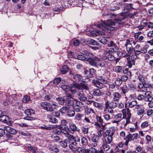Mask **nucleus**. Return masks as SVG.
I'll return each mask as SVG.
<instances>
[{
  "instance_id": "51",
  "label": "nucleus",
  "mask_w": 153,
  "mask_h": 153,
  "mask_svg": "<svg viewBox=\"0 0 153 153\" xmlns=\"http://www.w3.org/2000/svg\"><path fill=\"white\" fill-rule=\"evenodd\" d=\"M105 66L106 65L104 62V60H103L101 61L100 59V61H98L97 67H98L99 66H100L101 67H105Z\"/></svg>"
},
{
  "instance_id": "29",
  "label": "nucleus",
  "mask_w": 153,
  "mask_h": 153,
  "mask_svg": "<svg viewBox=\"0 0 153 153\" xmlns=\"http://www.w3.org/2000/svg\"><path fill=\"white\" fill-rule=\"evenodd\" d=\"M24 113L26 116L31 115L34 114L35 111L32 109H27L25 110Z\"/></svg>"
},
{
  "instance_id": "34",
  "label": "nucleus",
  "mask_w": 153,
  "mask_h": 153,
  "mask_svg": "<svg viewBox=\"0 0 153 153\" xmlns=\"http://www.w3.org/2000/svg\"><path fill=\"white\" fill-rule=\"evenodd\" d=\"M99 41L103 44L107 43V40L105 37L102 36L98 39Z\"/></svg>"
},
{
  "instance_id": "16",
  "label": "nucleus",
  "mask_w": 153,
  "mask_h": 153,
  "mask_svg": "<svg viewBox=\"0 0 153 153\" xmlns=\"http://www.w3.org/2000/svg\"><path fill=\"white\" fill-rule=\"evenodd\" d=\"M124 5V10L126 12H127L130 9H135V8L133 7V4H132L125 3Z\"/></svg>"
},
{
  "instance_id": "28",
  "label": "nucleus",
  "mask_w": 153,
  "mask_h": 153,
  "mask_svg": "<svg viewBox=\"0 0 153 153\" xmlns=\"http://www.w3.org/2000/svg\"><path fill=\"white\" fill-rule=\"evenodd\" d=\"M96 70L93 68H91L89 69V73L87 75V77L89 78L93 77V75L95 74Z\"/></svg>"
},
{
  "instance_id": "6",
  "label": "nucleus",
  "mask_w": 153,
  "mask_h": 153,
  "mask_svg": "<svg viewBox=\"0 0 153 153\" xmlns=\"http://www.w3.org/2000/svg\"><path fill=\"white\" fill-rule=\"evenodd\" d=\"M87 61L89 62V64L93 66L97 67L98 61H100V58L96 56H94L91 57H88Z\"/></svg>"
},
{
  "instance_id": "49",
  "label": "nucleus",
  "mask_w": 153,
  "mask_h": 153,
  "mask_svg": "<svg viewBox=\"0 0 153 153\" xmlns=\"http://www.w3.org/2000/svg\"><path fill=\"white\" fill-rule=\"evenodd\" d=\"M128 134L126 136V137L124 138V139H127L128 140L130 141H132V134L129 132H128Z\"/></svg>"
},
{
  "instance_id": "37",
  "label": "nucleus",
  "mask_w": 153,
  "mask_h": 153,
  "mask_svg": "<svg viewBox=\"0 0 153 153\" xmlns=\"http://www.w3.org/2000/svg\"><path fill=\"white\" fill-rule=\"evenodd\" d=\"M96 118L97 121L100 123L101 127L103 128L104 127L105 125L104 124V123L102 117L101 116H97Z\"/></svg>"
},
{
  "instance_id": "35",
  "label": "nucleus",
  "mask_w": 153,
  "mask_h": 153,
  "mask_svg": "<svg viewBox=\"0 0 153 153\" xmlns=\"http://www.w3.org/2000/svg\"><path fill=\"white\" fill-rule=\"evenodd\" d=\"M81 143L83 146H87L88 143L87 139L85 137H82L81 139Z\"/></svg>"
},
{
  "instance_id": "45",
  "label": "nucleus",
  "mask_w": 153,
  "mask_h": 153,
  "mask_svg": "<svg viewBox=\"0 0 153 153\" xmlns=\"http://www.w3.org/2000/svg\"><path fill=\"white\" fill-rule=\"evenodd\" d=\"M145 140L146 141V144L147 145L149 144L152 143V138L149 135L146 136Z\"/></svg>"
},
{
  "instance_id": "54",
  "label": "nucleus",
  "mask_w": 153,
  "mask_h": 153,
  "mask_svg": "<svg viewBox=\"0 0 153 153\" xmlns=\"http://www.w3.org/2000/svg\"><path fill=\"white\" fill-rule=\"evenodd\" d=\"M138 78L141 82H144L145 81L144 75L142 74H139L138 75Z\"/></svg>"
},
{
  "instance_id": "31",
  "label": "nucleus",
  "mask_w": 153,
  "mask_h": 153,
  "mask_svg": "<svg viewBox=\"0 0 153 153\" xmlns=\"http://www.w3.org/2000/svg\"><path fill=\"white\" fill-rule=\"evenodd\" d=\"M65 96H64L63 97H60L56 98V100L60 105H63L64 104L65 101Z\"/></svg>"
},
{
  "instance_id": "62",
  "label": "nucleus",
  "mask_w": 153,
  "mask_h": 153,
  "mask_svg": "<svg viewBox=\"0 0 153 153\" xmlns=\"http://www.w3.org/2000/svg\"><path fill=\"white\" fill-rule=\"evenodd\" d=\"M78 99L80 100L83 102L86 101L87 100V98L84 94H82L80 97H79Z\"/></svg>"
},
{
  "instance_id": "18",
  "label": "nucleus",
  "mask_w": 153,
  "mask_h": 153,
  "mask_svg": "<svg viewBox=\"0 0 153 153\" xmlns=\"http://www.w3.org/2000/svg\"><path fill=\"white\" fill-rule=\"evenodd\" d=\"M92 94L94 96H101L103 95V93L98 88L94 89L92 91Z\"/></svg>"
},
{
  "instance_id": "47",
  "label": "nucleus",
  "mask_w": 153,
  "mask_h": 153,
  "mask_svg": "<svg viewBox=\"0 0 153 153\" xmlns=\"http://www.w3.org/2000/svg\"><path fill=\"white\" fill-rule=\"evenodd\" d=\"M62 79L60 77L55 78L53 80V82L54 84L58 85L61 81Z\"/></svg>"
},
{
  "instance_id": "7",
  "label": "nucleus",
  "mask_w": 153,
  "mask_h": 153,
  "mask_svg": "<svg viewBox=\"0 0 153 153\" xmlns=\"http://www.w3.org/2000/svg\"><path fill=\"white\" fill-rule=\"evenodd\" d=\"M130 41L128 39L126 40V43L125 44L126 47V50L128 54H131L134 51L135 49L132 46L131 43H130Z\"/></svg>"
},
{
  "instance_id": "8",
  "label": "nucleus",
  "mask_w": 153,
  "mask_h": 153,
  "mask_svg": "<svg viewBox=\"0 0 153 153\" xmlns=\"http://www.w3.org/2000/svg\"><path fill=\"white\" fill-rule=\"evenodd\" d=\"M123 4V3L122 2L118 3L116 1H114L110 4V9L112 11L118 10L120 9V6H122Z\"/></svg>"
},
{
  "instance_id": "1",
  "label": "nucleus",
  "mask_w": 153,
  "mask_h": 153,
  "mask_svg": "<svg viewBox=\"0 0 153 153\" xmlns=\"http://www.w3.org/2000/svg\"><path fill=\"white\" fill-rule=\"evenodd\" d=\"M126 18V16L121 15L114 20L108 19L107 21H104L103 24H98L97 27L100 28H103L102 30H105L108 32L109 31H115L118 27H117V24L120 25V27L126 25L125 22L122 21L125 20Z\"/></svg>"
},
{
  "instance_id": "41",
  "label": "nucleus",
  "mask_w": 153,
  "mask_h": 153,
  "mask_svg": "<svg viewBox=\"0 0 153 153\" xmlns=\"http://www.w3.org/2000/svg\"><path fill=\"white\" fill-rule=\"evenodd\" d=\"M121 89L122 91V92L123 94L127 93L128 91V87L126 85H124L121 88Z\"/></svg>"
},
{
  "instance_id": "46",
  "label": "nucleus",
  "mask_w": 153,
  "mask_h": 153,
  "mask_svg": "<svg viewBox=\"0 0 153 153\" xmlns=\"http://www.w3.org/2000/svg\"><path fill=\"white\" fill-rule=\"evenodd\" d=\"M93 105L95 107L98 108L100 110L102 109L103 108V106L101 104L97 102H94Z\"/></svg>"
},
{
  "instance_id": "58",
  "label": "nucleus",
  "mask_w": 153,
  "mask_h": 153,
  "mask_svg": "<svg viewBox=\"0 0 153 153\" xmlns=\"http://www.w3.org/2000/svg\"><path fill=\"white\" fill-rule=\"evenodd\" d=\"M108 46L109 47H114V48L115 46H117L113 41H111L109 42L108 44Z\"/></svg>"
},
{
  "instance_id": "59",
  "label": "nucleus",
  "mask_w": 153,
  "mask_h": 153,
  "mask_svg": "<svg viewBox=\"0 0 153 153\" xmlns=\"http://www.w3.org/2000/svg\"><path fill=\"white\" fill-rule=\"evenodd\" d=\"M88 58V57H86L83 55H79L77 57V58L78 59L81 60L87 61V59Z\"/></svg>"
},
{
  "instance_id": "44",
  "label": "nucleus",
  "mask_w": 153,
  "mask_h": 153,
  "mask_svg": "<svg viewBox=\"0 0 153 153\" xmlns=\"http://www.w3.org/2000/svg\"><path fill=\"white\" fill-rule=\"evenodd\" d=\"M85 112L87 113V114H89L91 113H92L93 114H95V112L94 110L91 108H89L87 107L86 108L85 110Z\"/></svg>"
},
{
  "instance_id": "30",
  "label": "nucleus",
  "mask_w": 153,
  "mask_h": 153,
  "mask_svg": "<svg viewBox=\"0 0 153 153\" xmlns=\"http://www.w3.org/2000/svg\"><path fill=\"white\" fill-rule=\"evenodd\" d=\"M145 108L144 107L141 106L140 109L137 111V114L139 116L143 115L145 113Z\"/></svg>"
},
{
  "instance_id": "17",
  "label": "nucleus",
  "mask_w": 153,
  "mask_h": 153,
  "mask_svg": "<svg viewBox=\"0 0 153 153\" xmlns=\"http://www.w3.org/2000/svg\"><path fill=\"white\" fill-rule=\"evenodd\" d=\"M135 57H134L133 56H131L129 60L127 61V65L129 68H131L133 65H135Z\"/></svg>"
},
{
  "instance_id": "36",
  "label": "nucleus",
  "mask_w": 153,
  "mask_h": 153,
  "mask_svg": "<svg viewBox=\"0 0 153 153\" xmlns=\"http://www.w3.org/2000/svg\"><path fill=\"white\" fill-rule=\"evenodd\" d=\"M68 70V67L66 65L63 66L61 69V72L62 74H65L67 73Z\"/></svg>"
},
{
  "instance_id": "53",
  "label": "nucleus",
  "mask_w": 153,
  "mask_h": 153,
  "mask_svg": "<svg viewBox=\"0 0 153 153\" xmlns=\"http://www.w3.org/2000/svg\"><path fill=\"white\" fill-rule=\"evenodd\" d=\"M30 98L28 96H26L24 97L22 99V102H28L30 101Z\"/></svg>"
},
{
  "instance_id": "50",
  "label": "nucleus",
  "mask_w": 153,
  "mask_h": 153,
  "mask_svg": "<svg viewBox=\"0 0 153 153\" xmlns=\"http://www.w3.org/2000/svg\"><path fill=\"white\" fill-rule=\"evenodd\" d=\"M103 117L104 118L105 120L107 121H109L111 119L110 115L108 114H104Z\"/></svg>"
},
{
  "instance_id": "14",
  "label": "nucleus",
  "mask_w": 153,
  "mask_h": 153,
  "mask_svg": "<svg viewBox=\"0 0 153 153\" xmlns=\"http://www.w3.org/2000/svg\"><path fill=\"white\" fill-rule=\"evenodd\" d=\"M144 101L148 102L151 101L153 100V97L151 95V93L149 91L146 92L144 94Z\"/></svg>"
},
{
  "instance_id": "12",
  "label": "nucleus",
  "mask_w": 153,
  "mask_h": 153,
  "mask_svg": "<svg viewBox=\"0 0 153 153\" xmlns=\"http://www.w3.org/2000/svg\"><path fill=\"white\" fill-rule=\"evenodd\" d=\"M148 23L147 20L145 19H143L142 21L141 22L140 25L137 26V27L139 30H141L144 28V27L148 26Z\"/></svg>"
},
{
  "instance_id": "27",
  "label": "nucleus",
  "mask_w": 153,
  "mask_h": 153,
  "mask_svg": "<svg viewBox=\"0 0 153 153\" xmlns=\"http://www.w3.org/2000/svg\"><path fill=\"white\" fill-rule=\"evenodd\" d=\"M119 50V48L117 46H115L113 48H110L108 49V52L109 54H112L114 52H117Z\"/></svg>"
},
{
  "instance_id": "60",
  "label": "nucleus",
  "mask_w": 153,
  "mask_h": 153,
  "mask_svg": "<svg viewBox=\"0 0 153 153\" xmlns=\"http://www.w3.org/2000/svg\"><path fill=\"white\" fill-rule=\"evenodd\" d=\"M149 124L148 121H145L141 125V127L142 128H146L148 126Z\"/></svg>"
},
{
  "instance_id": "52",
  "label": "nucleus",
  "mask_w": 153,
  "mask_h": 153,
  "mask_svg": "<svg viewBox=\"0 0 153 153\" xmlns=\"http://www.w3.org/2000/svg\"><path fill=\"white\" fill-rule=\"evenodd\" d=\"M129 89L131 90H134L136 89V86L131 82L129 83L128 84Z\"/></svg>"
},
{
  "instance_id": "26",
  "label": "nucleus",
  "mask_w": 153,
  "mask_h": 153,
  "mask_svg": "<svg viewBox=\"0 0 153 153\" xmlns=\"http://www.w3.org/2000/svg\"><path fill=\"white\" fill-rule=\"evenodd\" d=\"M69 108H70V107L68 105L64 106L60 109L59 111L62 114L65 113L66 114L67 110Z\"/></svg>"
},
{
  "instance_id": "39",
  "label": "nucleus",
  "mask_w": 153,
  "mask_h": 153,
  "mask_svg": "<svg viewBox=\"0 0 153 153\" xmlns=\"http://www.w3.org/2000/svg\"><path fill=\"white\" fill-rule=\"evenodd\" d=\"M67 141L68 140L65 139L64 140L59 141V143L62 147L64 148H66L68 146Z\"/></svg>"
},
{
  "instance_id": "13",
  "label": "nucleus",
  "mask_w": 153,
  "mask_h": 153,
  "mask_svg": "<svg viewBox=\"0 0 153 153\" xmlns=\"http://www.w3.org/2000/svg\"><path fill=\"white\" fill-rule=\"evenodd\" d=\"M115 132V129L113 127L109 128L105 132V135L113 137Z\"/></svg>"
},
{
  "instance_id": "11",
  "label": "nucleus",
  "mask_w": 153,
  "mask_h": 153,
  "mask_svg": "<svg viewBox=\"0 0 153 153\" xmlns=\"http://www.w3.org/2000/svg\"><path fill=\"white\" fill-rule=\"evenodd\" d=\"M47 119L49 122L53 123H56L58 122V120L51 113L47 115Z\"/></svg>"
},
{
  "instance_id": "19",
  "label": "nucleus",
  "mask_w": 153,
  "mask_h": 153,
  "mask_svg": "<svg viewBox=\"0 0 153 153\" xmlns=\"http://www.w3.org/2000/svg\"><path fill=\"white\" fill-rule=\"evenodd\" d=\"M113 100L114 101L118 102L122 97L121 95L118 92H115L113 94Z\"/></svg>"
},
{
  "instance_id": "22",
  "label": "nucleus",
  "mask_w": 153,
  "mask_h": 153,
  "mask_svg": "<svg viewBox=\"0 0 153 153\" xmlns=\"http://www.w3.org/2000/svg\"><path fill=\"white\" fill-rule=\"evenodd\" d=\"M59 128L60 129L61 134L62 133L65 136L70 132V129L68 127H64L62 128L60 127Z\"/></svg>"
},
{
  "instance_id": "3",
  "label": "nucleus",
  "mask_w": 153,
  "mask_h": 153,
  "mask_svg": "<svg viewBox=\"0 0 153 153\" xmlns=\"http://www.w3.org/2000/svg\"><path fill=\"white\" fill-rule=\"evenodd\" d=\"M92 82L96 87L100 89H102L104 87V84L108 85L109 89H114L116 85L114 84L109 82L104 79H103L102 80V82H100V81L97 80L93 79L92 80ZM110 90H111L110 89Z\"/></svg>"
},
{
  "instance_id": "25",
  "label": "nucleus",
  "mask_w": 153,
  "mask_h": 153,
  "mask_svg": "<svg viewBox=\"0 0 153 153\" xmlns=\"http://www.w3.org/2000/svg\"><path fill=\"white\" fill-rule=\"evenodd\" d=\"M66 114L69 117H73L75 115V111L69 108L68 109Z\"/></svg>"
},
{
  "instance_id": "57",
  "label": "nucleus",
  "mask_w": 153,
  "mask_h": 153,
  "mask_svg": "<svg viewBox=\"0 0 153 153\" xmlns=\"http://www.w3.org/2000/svg\"><path fill=\"white\" fill-rule=\"evenodd\" d=\"M134 54L131 55L132 56H133L134 57H135L136 59L137 57V56L140 55V50H138L134 49Z\"/></svg>"
},
{
  "instance_id": "55",
  "label": "nucleus",
  "mask_w": 153,
  "mask_h": 153,
  "mask_svg": "<svg viewBox=\"0 0 153 153\" xmlns=\"http://www.w3.org/2000/svg\"><path fill=\"white\" fill-rule=\"evenodd\" d=\"M72 84L74 88L78 89H80V83L79 84L76 82L74 81Z\"/></svg>"
},
{
  "instance_id": "42",
  "label": "nucleus",
  "mask_w": 153,
  "mask_h": 153,
  "mask_svg": "<svg viewBox=\"0 0 153 153\" xmlns=\"http://www.w3.org/2000/svg\"><path fill=\"white\" fill-rule=\"evenodd\" d=\"M114 70L115 72L119 73L123 71L122 67L120 66H116L115 67Z\"/></svg>"
},
{
  "instance_id": "2",
  "label": "nucleus",
  "mask_w": 153,
  "mask_h": 153,
  "mask_svg": "<svg viewBox=\"0 0 153 153\" xmlns=\"http://www.w3.org/2000/svg\"><path fill=\"white\" fill-rule=\"evenodd\" d=\"M137 104V102L136 100H133L131 102H128L125 103V108L126 109H123L121 111L123 114V118L126 119V123L124 125L125 126H126L130 122V119L131 116V114L129 108L134 107Z\"/></svg>"
},
{
  "instance_id": "48",
  "label": "nucleus",
  "mask_w": 153,
  "mask_h": 153,
  "mask_svg": "<svg viewBox=\"0 0 153 153\" xmlns=\"http://www.w3.org/2000/svg\"><path fill=\"white\" fill-rule=\"evenodd\" d=\"M84 114H83L78 113L76 115L75 118L77 120L80 121L81 120Z\"/></svg>"
},
{
  "instance_id": "24",
  "label": "nucleus",
  "mask_w": 153,
  "mask_h": 153,
  "mask_svg": "<svg viewBox=\"0 0 153 153\" xmlns=\"http://www.w3.org/2000/svg\"><path fill=\"white\" fill-rule=\"evenodd\" d=\"M73 78L76 82L82 81V82H84L83 81H82V76L80 74H76L73 76Z\"/></svg>"
},
{
  "instance_id": "9",
  "label": "nucleus",
  "mask_w": 153,
  "mask_h": 153,
  "mask_svg": "<svg viewBox=\"0 0 153 153\" xmlns=\"http://www.w3.org/2000/svg\"><path fill=\"white\" fill-rule=\"evenodd\" d=\"M114 100L109 102L108 101H107L105 103V108L108 109V108H116L117 105V103Z\"/></svg>"
},
{
  "instance_id": "32",
  "label": "nucleus",
  "mask_w": 153,
  "mask_h": 153,
  "mask_svg": "<svg viewBox=\"0 0 153 153\" xmlns=\"http://www.w3.org/2000/svg\"><path fill=\"white\" fill-rule=\"evenodd\" d=\"M109 144L106 143H103L102 147L104 151H107L110 149V146Z\"/></svg>"
},
{
  "instance_id": "33",
  "label": "nucleus",
  "mask_w": 153,
  "mask_h": 153,
  "mask_svg": "<svg viewBox=\"0 0 153 153\" xmlns=\"http://www.w3.org/2000/svg\"><path fill=\"white\" fill-rule=\"evenodd\" d=\"M149 46L148 45L146 44L143 47L141 48L140 50V53L145 54L147 52V49L149 47Z\"/></svg>"
},
{
  "instance_id": "4",
  "label": "nucleus",
  "mask_w": 153,
  "mask_h": 153,
  "mask_svg": "<svg viewBox=\"0 0 153 153\" xmlns=\"http://www.w3.org/2000/svg\"><path fill=\"white\" fill-rule=\"evenodd\" d=\"M40 105L44 110L47 111L51 112H52L53 111H54L52 106H56V105L55 104L53 103L51 104V103L47 102H41L40 103Z\"/></svg>"
},
{
  "instance_id": "43",
  "label": "nucleus",
  "mask_w": 153,
  "mask_h": 153,
  "mask_svg": "<svg viewBox=\"0 0 153 153\" xmlns=\"http://www.w3.org/2000/svg\"><path fill=\"white\" fill-rule=\"evenodd\" d=\"M89 128L88 127L83 126L81 128V130L82 132L84 134H87L88 133Z\"/></svg>"
},
{
  "instance_id": "21",
  "label": "nucleus",
  "mask_w": 153,
  "mask_h": 153,
  "mask_svg": "<svg viewBox=\"0 0 153 153\" xmlns=\"http://www.w3.org/2000/svg\"><path fill=\"white\" fill-rule=\"evenodd\" d=\"M0 121L8 124L9 122V117L7 115H2L1 117H0Z\"/></svg>"
},
{
  "instance_id": "20",
  "label": "nucleus",
  "mask_w": 153,
  "mask_h": 153,
  "mask_svg": "<svg viewBox=\"0 0 153 153\" xmlns=\"http://www.w3.org/2000/svg\"><path fill=\"white\" fill-rule=\"evenodd\" d=\"M77 151L79 153H89L90 149H88L83 147H78L77 149Z\"/></svg>"
},
{
  "instance_id": "63",
  "label": "nucleus",
  "mask_w": 153,
  "mask_h": 153,
  "mask_svg": "<svg viewBox=\"0 0 153 153\" xmlns=\"http://www.w3.org/2000/svg\"><path fill=\"white\" fill-rule=\"evenodd\" d=\"M30 116L31 115L27 116L26 117H24V119L30 121L33 120L35 119L34 117Z\"/></svg>"
},
{
  "instance_id": "56",
  "label": "nucleus",
  "mask_w": 153,
  "mask_h": 153,
  "mask_svg": "<svg viewBox=\"0 0 153 153\" xmlns=\"http://www.w3.org/2000/svg\"><path fill=\"white\" fill-rule=\"evenodd\" d=\"M63 8L62 7L60 6H59L58 5H57L53 8V10L54 11L56 12L59 11L61 10Z\"/></svg>"
},
{
  "instance_id": "23",
  "label": "nucleus",
  "mask_w": 153,
  "mask_h": 153,
  "mask_svg": "<svg viewBox=\"0 0 153 153\" xmlns=\"http://www.w3.org/2000/svg\"><path fill=\"white\" fill-rule=\"evenodd\" d=\"M104 140L103 143H106L111 144L112 141L113 137L105 135L104 136Z\"/></svg>"
},
{
  "instance_id": "15",
  "label": "nucleus",
  "mask_w": 153,
  "mask_h": 153,
  "mask_svg": "<svg viewBox=\"0 0 153 153\" xmlns=\"http://www.w3.org/2000/svg\"><path fill=\"white\" fill-rule=\"evenodd\" d=\"M122 116V115L121 113H119L116 115L114 117L115 120L112 122V123H118L122 119H125L123 118Z\"/></svg>"
},
{
  "instance_id": "38",
  "label": "nucleus",
  "mask_w": 153,
  "mask_h": 153,
  "mask_svg": "<svg viewBox=\"0 0 153 153\" xmlns=\"http://www.w3.org/2000/svg\"><path fill=\"white\" fill-rule=\"evenodd\" d=\"M122 81L120 78H117L114 81V84L116 86L119 87L122 83Z\"/></svg>"
},
{
  "instance_id": "10",
  "label": "nucleus",
  "mask_w": 153,
  "mask_h": 153,
  "mask_svg": "<svg viewBox=\"0 0 153 153\" xmlns=\"http://www.w3.org/2000/svg\"><path fill=\"white\" fill-rule=\"evenodd\" d=\"M70 131L72 134L74 133L75 131L79 132L80 131V129L77 127L76 125L74 123H70L69 124Z\"/></svg>"
},
{
  "instance_id": "64",
  "label": "nucleus",
  "mask_w": 153,
  "mask_h": 153,
  "mask_svg": "<svg viewBox=\"0 0 153 153\" xmlns=\"http://www.w3.org/2000/svg\"><path fill=\"white\" fill-rule=\"evenodd\" d=\"M90 44L91 45H98L99 44V43L97 41L95 40L94 39H91L89 41Z\"/></svg>"
},
{
  "instance_id": "61",
  "label": "nucleus",
  "mask_w": 153,
  "mask_h": 153,
  "mask_svg": "<svg viewBox=\"0 0 153 153\" xmlns=\"http://www.w3.org/2000/svg\"><path fill=\"white\" fill-rule=\"evenodd\" d=\"M51 113L53 114V116H54L55 117L58 118L60 117V113L59 111H55L54 112L53 111L52 112H51Z\"/></svg>"
},
{
  "instance_id": "5",
  "label": "nucleus",
  "mask_w": 153,
  "mask_h": 153,
  "mask_svg": "<svg viewBox=\"0 0 153 153\" xmlns=\"http://www.w3.org/2000/svg\"><path fill=\"white\" fill-rule=\"evenodd\" d=\"M89 140H91V146L93 147H96L97 146L98 143L100 140V137L97 136V134H93L91 137V138L88 137Z\"/></svg>"
},
{
  "instance_id": "40",
  "label": "nucleus",
  "mask_w": 153,
  "mask_h": 153,
  "mask_svg": "<svg viewBox=\"0 0 153 153\" xmlns=\"http://www.w3.org/2000/svg\"><path fill=\"white\" fill-rule=\"evenodd\" d=\"M80 88L86 90H88L89 89L88 84H85L82 83H80Z\"/></svg>"
}]
</instances>
